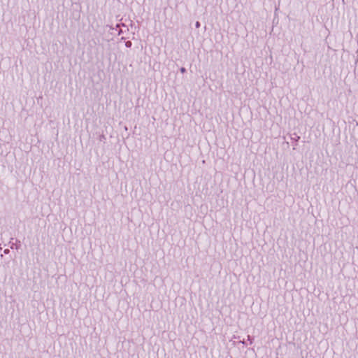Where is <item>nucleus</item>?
I'll return each mask as SVG.
<instances>
[{"label":"nucleus","mask_w":358,"mask_h":358,"mask_svg":"<svg viewBox=\"0 0 358 358\" xmlns=\"http://www.w3.org/2000/svg\"><path fill=\"white\" fill-rule=\"evenodd\" d=\"M180 71L182 73H184L185 71V68H181Z\"/></svg>","instance_id":"obj_6"},{"label":"nucleus","mask_w":358,"mask_h":358,"mask_svg":"<svg viewBox=\"0 0 358 358\" xmlns=\"http://www.w3.org/2000/svg\"><path fill=\"white\" fill-rule=\"evenodd\" d=\"M248 340L250 341V344L252 343L251 337L250 336H248Z\"/></svg>","instance_id":"obj_3"},{"label":"nucleus","mask_w":358,"mask_h":358,"mask_svg":"<svg viewBox=\"0 0 358 358\" xmlns=\"http://www.w3.org/2000/svg\"><path fill=\"white\" fill-rule=\"evenodd\" d=\"M122 28H123L124 30H127V27H126V26H124V24H122Z\"/></svg>","instance_id":"obj_7"},{"label":"nucleus","mask_w":358,"mask_h":358,"mask_svg":"<svg viewBox=\"0 0 358 358\" xmlns=\"http://www.w3.org/2000/svg\"><path fill=\"white\" fill-rule=\"evenodd\" d=\"M115 30L118 32V35L123 32V29L120 27V24H117L116 26Z\"/></svg>","instance_id":"obj_1"},{"label":"nucleus","mask_w":358,"mask_h":358,"mask_svg":"<svg viewBox=\"0 0 358 358\" xmlns=\"http://www.w3.org/2000/svg\"><path fill=\"white\" fill-rule=\"evenodd\" d=\"M3 252H4L5 254H8V253L9 252V250H8V249H6V250L3 251Z\"/></svg>","instance_id":"obj_5"},{"label":"nucleus","mask_w":358,"mask_h":358,"mask_svg":"<svg viewBox=\"0 0 358 358\" xmlns=\"http://www.w3.org/2000/svg\"><path fill=\"white\" fill-rule=\"evenodd\" d=\"M195 26H196V28H199L200 27L199 22H196V24H195Z\"/></svg>","instance_id":"obj_4"},{"label":"nucleus","mask_w":358,"mask_h":358,"mask_svg":"<svg viewBox=\"0 0 358 358\" xmlns=\"http://www.w3.org/2000/svg\"><path fill=\"white\" fill-rule=\"evenodd\" d=\"M125 45L127 47V48H129L131 47V43L130 41H127L126 43H125Z\"/></svg>","instance_id":"obj_2"}]
</instances>
